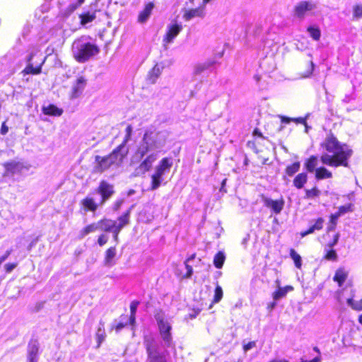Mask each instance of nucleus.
I'll return each mask as SVG.
<instances>
[{"instance_id": "35", "label": "nucleus", "mask_w": 362, "mask_h": 362, "mask_svg": "<svg viewBox=\"0 0 362 362\" xmlns=\"http://www.w3.org/2000/svg\"><path fill=\"white\" fill-rule=\"evenodd\" d=\"M132 208L127 211L122 216H119L117 219V223L124 228L125 226L128 225L129 223V216L131 213Z\"/></svg>"}, {"instance_id": "40", "label": "nucleus", "mask_w": 362, "mask_h": 362, "mask_svg": "<svg viewBox=\"0 0 362 362\" xmlns=\"http://www.w3.org/2000/svg\"><path fill=\"white\" fill-rule=\"evenodd\" d=\"M340 216L339 214H337L336 213L334 214H332L330 216V224L327 228L328 231H332L335 230L337 220Z\"/></svg>"}, {"instance_id": "36", "label": "nucleus", "mask_w": 362, "mask_h": 362, "mask_svg": "<svg viewBox=\"0 0 362 362\" xmlns=\"http://www.w3.org/2000/svg\"><path fill=\"white\" fill-rule=\"evenodd\" d=\"M300 167V162H295L291 165L287 166L286 168V173L288 176H293L296 173H297Z\"/></svg>"}, {"instance_id": "37", "label": "nucleus", "mask_w": 362, "mask_h": 362, "mask_svg": "<svg viewBox=\"0 0 362 362\" xmlns=\"http://www.w3.org/2000/svg\"><path fill=\"white\" fill-rule=\"evenodd\" d=\"M290 256L293 260L295 265L297 268L300 269L302 265L301 257L298 255L295 250H290Z\"/></svg>"}, {"instance_id": "60", "label": "nucleus", "mask_w": 362, "mask_h": 362, "mask_svg": "<svg viewBox=\"0 0 362 362\" xmlns=\"http://www.w3.org/2000/svg\"><path fill=\"white\" fill-rule=\"evenodd\" d=\"M276 306V303L275 302H273V303H271L268 305V309H269L270 310H273Z\"/></svg>"}, {"instance_id": "28", "label": "nucleus", "mask_w": 362, "mask_h": 362, "mask_svg": "<svg viewBox=\"0 0 362 362\" xmlns=\"http://www.w3.org/2000/svg\"><path fill=\"white\" fill-rule=\"evenodd\" d=\"M38 347L36 344H30L28 349V362H37Z\"/></svg>"}, {"instance_id": "21", "label": "nucleus", "mask_w": 362, "mask_h": 362, "mask_svg": "<svg viewBox=\"0 0 362 362\" xmlns=\"http://www.w3.org/2000/svg\"><path fill=\"white\" fill-rule=\"evenodd\" d=\"M99 230L110 232L115 226V221L104 218L98 221Z\"/></svg>"}, {"instance_id": "3", "label": "nucleus", "mask_w": 362, "mask_h": 362, "mask_svg": "<svg viewBox=\"0 0 362 362\" xmlns=\"http://www.w3.org/2000/svg\"><path fill=\"white\" fill-rule=\"evenodd\" d=\"M127 153V149L124 147V145L120 144L107 156H96L95 157L96 164L94 166V172L101 173L109 169L112 165H119Z\"/></svg>"}, {"instance_id": "8", "label": "nucleus", "mask_w": 362, "mask_h": 362, "mask_svg": "<svg viewBox=\"0 0 362 362\" xmlns=\"http://www.w3.org/2000/svg\"><path fill=\"white\" fill-rule=\"evenodd\" d=\"M156 320L158 325L160 334L164 342V346L171 347L173 346V339L170 334L171 326L170 323L160 316L156 317Z\"/></svg>"}, {"instance_id": "24", "label": "nucleus", "mask_w": 362, "mask_h": 362, "mask_svg": "<svg viewBox=\"0 0 362 362\" xmlns=\"http://www.w3.org/2000/svg\"><path fill=\"white\" fill-rule=\"evenodd\" d=\"M308 180V175L305 173L298 174L293 180V185L298 188L301 189Z\"/></svg>"}, {"instance_id": "7", "label": "nucleus", "mask_w": 362, "mask_h": 362, "mask_svg": "<svg viewBox=\"0 0 362 362\" xmlns=\"http://www.w3.org/2000/svg\"><path fill=\"white\" fill-rule=\"evenodd\" d=\"M317 9V4L313 0L300 1L293 7V15L299 21L314 15Z\"/></svg>"}, {"instance_id": "10", "label": "nucleus", "mask_w": 362, "mask_h": 362, "mask_svg": "<svg viewBox=\"0 0 362 362\" xmlns=\"http://www.w3.org/2000/svg\"><path fill=\"white\" fill-rule=\"evenodd\" d=\"M101 196L100 204H104L115 193L114 186L107 181L103 180L100 182L95 190Z\"/></svg>"}, {"instance_id": "47", "label": "nucleus", "mask_w": 362, "mask_h": 362, "mask_svg": "<svg viewBox=\"0 0 362 362\" xmlns=\"http://www.w3.org/2000/svg\"><path fill=\"white\" fill-rule=\"evenodd\" d=\"M23 72H25L27 74H38L41 72V68L40 67L35 68L33 66V65L29 64L25 67Z\"/></svg>"}, {"instance_id": "23", "label": "nucleus", "mask_w": 362, "mask_h": 362, "mask_svg": "<svg viewBox=\"0 0 362 362\" xmlns=\"http://www.w3.org/2000/svg\"><path fill=\"white\" fill-rule=\"evenodd\" d=\"M83 206L91 211H96L98 204L92 197H87L81 201Z\"/></svg>"}, {"instance_id": "54", "label": "nucleus", "mask_w": 362, "mask_h": 362, "mask_svg": "<svg viewBox=\"0 0 362 362\" xmlns=\"http://www.w3.org/2000/svg\"><path fill=\"white\" fill-rule=\"evenodd\" d=\"M17 266V264L13 263V264H6L5 265V269L6 272H11Z\"/></svg>"}, {"instance_id": "29", "label": "nucleus", "mask_w": 362, "mask_h": 362, "mask_svg": "<svg viewBox=\"0 0 362 362\" xmlns=\"http://www.w3.org/2000/svg\"><path fill=\"white\" fill-rule=\"evenodd\" d=\"M154 5L153 3H148L145 6L144 10L140 13L139 18L141 22L147 21L148 16H150Z\"/></svg>"}, {"instance_id": "52", "label": "nucleus", "mask_w": 362, "mask_h": 362, "mask_svg": "<svg viewBox=\"0 0 362 362\" xmlns=\"http://www.w3.org/2000/svg\"><path fill=\"white\" fill-rule=\"evenodd\" d=\"M124 202V200L123 199H119V200H117L114 204H113V206H112V209L114 211H117L119 210V209L121 207L122 204H123Z\"/></svg>"}, {"instance_id": "2", "label": "nucleus", "mask_w": 362, "mask_h": 362, "mask_svg": "<svg viewBox=\"0 0 362 362\" xmlns=\"http://www.w3.org/2000/svg\"><path fill=\"white\" fill-rule=\"evenodd\" d=\"M321 146L332 153H324L321 156L320 160L323 164L331 167H348V160L352 155V150L346 144H341L332 134H329L321 144Z\"/></svg>"}, {"instance_id": "1", "label": "nucleus", "mask_w": 362, "mask_h": 362, "mask_svg": "<svg viewBox=\"0 0 362 362\" xmlns=\"http://www.w3.org/2000/svg\"><path fill=\"white\" fill-rule=\"evenodd\" d=\"M168 134L167 131L146 132L144 134L132 158V163H137L144 158L136 169L137 175L144 174L150 170L153 163L158 159V150L165 146Z\"/></svg>"}, {"instance_id": "41", "label": "nucleus", "mask_w": 362, "mask_h": 362, "mask_svg": "<svg viewBox=\"0 0 362 362\" xmlns=\"http://www.w3.org/2000/svg\"><path fill=\"white\" fill-rule=\"evenodd\" d=\"M320 194V191L317 189L316 187H314L311 189H306L305 190V197L306 199H312L314 197H317Z\"/></svg>"}, {"instance_id": "13", "label": "nucleus", "mask_w": 362, "mask_h": 362, "mask_svg": "<svg viewBox=\"0 0 362 362\" xmlns=\"http://www.w3.org/2000/svg\"><path fill=\"white\" fill-rule=\"evenodd\" d=\"M264 205L271 209L276 214H280L284 206V200L281 198L279 200H274L270 198L264 199Z\"/></svg>"}, {"instance_id": "22", "label": "nucleus", "mask_w": 362, "mask_h": 362, "mask_svg": "<svg viewBox=\"0 0 362 362\" xmlns=\"http://www.w3.org/2000/svg\"><path fill=\"white\" fill-rule=\"evenodd\" d=\"M116 256V249L114 247L109 248L105 252V264L106 266H112L115 262L113 259Z\"/></svg>"}, {"instance_id": "53", "label": "nucleus", "mask_w": 362, "mask_h": 362, "mask_svg": "<svg viewBox=\"0 0 362 362\" xmlns=\"http://www.w3.org/2000/svg\"><path fill=\"white\" fill-rule=\"evenodd\" d=\"M339 233H337L334 237V240L332 241V243H329L327 245V246L331 249L339 241Z\"/></svg>"}, {"instance_id": "62", "label": "nucleus", "mask_w": 362, "mask_h": 362, "mask_svg": "<svg viewBox=\"0 0 362 362\" xmlns=\"http://www.w3.org/2000/svg\"><path fill=\"white\" fill-rule=\"evenodd\" d=\"M110 232H112L113 234H119V231L117 230H115V228H112V230Z\"/></svg>"}, {"instance_id": "64", "label": "nucleus", "mask_w": 362, "mask_h": 362, "mask_svg": "<svg viewBox=\"0 0 362 362\" xmlns=\"http://www.w3.org/2000/svg\"><path fill=\"white\" fill-rule=\"evenodd\" d=\"M310 362H319V358H313V360L310 361Z\"/></svg>"}, {"instance_id": "45", "label": "nucleus", "mask_w": 362, "mask_h": 362, "mask_svg": "<svg viewBox=\"0 0 362 362\" xmlns=\"http://www.w3.org/2000/svg\"><path fill=\"white\" fill-rule=\"evenodd\" d=\"M287 293L286 288H279V290L274 293L273 298L275 300H278L284 297Z\"/></svg>"}, {"instance_id": "30", "label": "nucleus", "mask_w": 362, "mask_h": 362, "mask_svg": "<svg viewBox=\"0 0 362 362\" xmlns=\"http://www.w3.org/2000/svg\"><path fill=\"white\" fill-rule=\"evenodd\" d=\"M307 31L308 32L310 36L315 40H318L321 36L320 30L316 25H312L308 27Z\"/></svg>"}, {"instance_id": "46", "label": "nucleus", "mask_w": 362, "mask_h": 362, "mask_svg": "<svg viewBox=\"0 0 362 362\" xmlns=\"http://www.w3.org/2000/svg\"><path fill=\"white\" fill-rule=\"evenodd\" d=\"M223 298V290L219 285H217L215 288V294L214 298V303H218Z\"/></svg>"}, {"instance_id": "51", "label": "nucleus", "mask_w": 362, "mask_h": 362, "mask_svg": "<svg viewBox=\"0 0 362 362\" xmlns=\"http://www.w3.org/2000/svg\"><path fill=\"white\" fill-rule=\"evenodd\" d=\"M256 346V342L255 341H250L248 342L247 344H245L243 346V349L244 351L246 352L250 349H252V348H254L255 346Z\"/></svg>"}, {"instance_id": "5", "label": "nucleus", "mask_w": 362, "mask_h": 362, "mask_svg": "<svg viewBox=\"0 0 362 362\" xmlns=\"http://www.w3.org/2000/svg\"><path fill=\"white\" fill-rule=\"evenodd\" d=\"M172 165L173 160L169 158H164L159 162L155 168V173L151 175V190H156L161 185L163 176L170 172Z\"/></svg>"}, {"instance_id": "58", "label": "nucleus", "mask_w": 362, "mask_h": 362, "mask_svg": "<svg viewBox=\"0 0 362 362\" xmlns=\"http://www.w3.org/2000/svg\"><path fill=\"white\" fill-rule=\"evenodd\" d=\"M186 267H187V277H190L192 274V272H193V269H192V267L189 266V265H186Z\"/></svg>"}, {"instance_id": "38", "label": "nucleus", "mask_w": 362, "mask_h": 362, "mask_svg": "<svg viewBox=\"0 0 362 362\" xmlns=\"http://www.w3.org/2000/svg\"><path fill=\"white\" fill-rule=\"evenodd\" d=\"M83 4V3H80V0H78L77 2L69 4L64 11H63V15L65 16H69Z\"/></svg>"}, {"instance_id": "20", "label": "nucleus", "mask_w": 362, "mask_h": 362, "mask_svg": "<svg viewBox=\"0 0 362 362\" xmlns=\"http://www.w3.org/2000/svg\"><path fill=\"white\" fill-rule=\"evenodd\" d=\"M348 276V272L343 268H339L335 272L334 281H337L339 286H341Z\"/></svg>"}, {"instance_id": "56", "label": "nucleus", "mask_w": 362, "mask_h": 362, "mask_svg": "<svg viewBox=\"0 0 362 362\" xmlns=\"http://www.w3.org/2000/svg\"><path fill=\"white\" fill-rule=\"evenodd\" d=\"M8 131V127L5 124V122H4L1 125V134L3 135H5Z\"/></svg>"}, {"instance_id": "26", "label": "nucleus", "mask_w": 362, "mask_h": 362, "mask_svg": "<svg viewBox=\"0 0 362 362\" xmlns=\"http://www.w3.org/2000/svg\"><path fill=\"white\" fill-rule=\"evenodd\" d=\"M99 230L98 221L87 226L80 231V238H83L86 235L90 233L95 232Z\"/></svg>"}, {"instance_id": "6", "label": "nucleus", "mask_w": 362, "mask_h": 362, "mask_svg": "<svg viewBox=\"0 0 362 362\" xmlns=\"http://www.w3.org/2000/svg\"><path fill=\"white\" fill-rule=\"evenodd\" d=\"M144 346L147 352V362H167L165 353L160 351L158 342L151 337H145Z\"/></svg>"}, {"instance_id": "63", "label": "nucleus", "mask_w": 362, "mask_h": 362, "mask_svg": "<svg viewBox=\"0 0 362 362\" xmlns=\"http://www.w3.org/2000/svg\"><path fill=\"white\" fill-rule=\"evenodd\" d=\"M118 235L119 234H113V238H114V240L117 242L118 240Z\"/></svg>"}, {"instance_id": "16", "label": "nucleus", "mask_w": 362, "mask_h": 362, "mask_svg": "<svg viewBox=\"0 0 362 362\" xmlns=\"http://www.w3.org/2000/svg\"><path fill=\"white\" fill-rule=\"evenodd\" d=\"M324 223V219L322 218H318L314 224L311 225L310 228L305 231L300 233L301 237H305L309 234L313 233L315 230H320L322 228Z\"/></svg>"}, {"instance_id": "18", "label": "nucleus", "mask_w": 362, "mask_h": 362, "mask_svg": "<svg viewBox=\"0 0 362 362\" xmlns=\"http://www.w3.org/2000/svg\"><path fill=\"white\" fill-rule=\"evenodd\" d=\"M42 112L47 115L60 116L62 114L63 110L54 105H49L48 106L42 107Z\"/></svg>"}, {"instance_id": "4", "label": "nucleus", "mask_w": 362, "mask_h": 362, "mask_svg": "<svg viewBox=\"0 0 362 362\" xmlns=\"http://www.w3.org/2000/svg\"><path fill=\"white\" fill-rule=\"evenodd\" d=\"M100 52V48L92 43L84 42L81 40H75L72 45V53L74 59L80 63L87 62Z\"/></svg>"}, {"instance_id": "32", "label": "nucleus", "mask_w": 362, "mask_h": 362, "mask_svg": "<svg viewBox=\"0 0 362 362\" xmlns=\"http://www.w3.org/2000/svg\"><path fill=\"white\" fill-rule=\"evenodd\" d=\"M226 259V256L223 252H218L214 258V266L218 268L221 269Z\"/></svg>"}, {"instance_id": "61", "label": "nucleus", "mask_w": 362, "mask_h": 362, "mask_svg": "<svg viewBox=\"0 0 362 362\" xmlns=\"http://www.w3.org/2000/svg\"><path fill=\"white\" fill-rule=\"evenodd\" d=\"M310 65H311L310 70L308 71V74L305 76H309L312 74V72L313 71L314 64L312 62H310Z\"/></svg>"}, {"instance_id": "48", "label": "nucleus", "mask_w": 362, "mask_h": 362, "mask_svg": "<svg viewBox=\"0 0 362 362\" xmlns=\"http://www.w3.org/2000/svg\"><path fill=\"white\" fill-rule=\"evenodd\" d=\"M326 255L325 259L327 260L336 261L337 259V254L335 250H326Z\"/></svg>"}, {"instance_id": "59", "label": "nucleus", "mask_w": 362, "mask_h": 362, "mask_svg": "<svg viewBox=\"0 0 362 362\" xmlns=\"http://www.w3.org/2000/svg\"><path fill=\"white\" fill-rule=\"evenodd\" d=\"M115 230H117L120 232V230L123 228L121 226H119L117 221H115L114 228Z\"/></svg>"}, {"instance_id": "33", "label": "nucleus", "mask_w": 362, "mask_h": 362, "mask_svg": "<svg viewBox=\"0 0 362 362\" xmlns=\"http://www.w3.org/2000/svg\"><path fill=\"white\" fill-rule=\"evenodd\" d=\"M106 337L105 328H104V323L102 322H100L99 327L98 329V331L96 332V338L98 343V346L100 345V344L105 340V338Z\"/></svg>"}, {"instance_id": "25", "label": "nucleus", "mask_w": 362, "mask_h": 362, "mask_svg": "<svg viewBox=\"0 0 362 362\" xmlns=\"http://www.w3.org/2000/svg\"><path fill=\"white\" fill-rule=\"evenodd\" d=\"M263 50L266 53L267 55H269L272 57L274 55L275 52L277 51V46L275 43H274L273 40L269 41L267 40L264 42V45L263 47Z\"/></svg>"}, {"instance_id": "31", "label": "nucleus", "mask_w": 362, "mask_h": 362, "mask_svg": "<svg viewBox=\"0 0 362 362\" xmlns=\"http://www.w3.org/2000/svg\"><path fill=\"white\" fill-rule=\"evenodd\" d=\"M317 165V156H312L305 163V168L308 172L313 173L316 169V166Z\"/></svg>"}, {"instance_id": "43", "label": "nucleus", "mask_w": 362, "mask_h": 362, "mask_svg": "<svg viewBox=\"0 0 362 362\" xmlns=\"http://www.w3.org/2000/svg\"><path fill=\"white\" fill-rule=\"evenodd\" d=\"M347 303L354 310H362V299L359 301H354L352 298H349L347 300Z\"/></svg>"}, {"instance_id": "44", "label": "nucleus", "mask_w": 362, "mask_h": 362, "mask_svg": "<svg viewBox=\"0 0 362 362\" xmlns=\"http://www.w3.org/2000/svg\"><path fill=\"white\" fill-rule=\"evenodd\" d=\"M353 211V205L351 204H349L344 206H341L339 208V211L336 213L339 214V216H341L348 212Z\"/></svg>"}, {"instance_id": "17", "label": "nucleus", "mask_w": 362, "mask_h": 362, "mask_svg": "<svg viewBox=\"0 0 362 362\" xmlns=\"http://www.w3.org/2000/svg\"><path fill=\"white\" fill-rule=\"evenodd\" d=\"M163 69V66L156 64L151 71L148 73V80L151 83H155L158 78L161 74Z\"/></svg>"}, {"instance_id": "27", "label": "nucleus", "mask_w": 362, "mask_h": 362, "mask_svg": "<svg viewBox=\"0 0 362 362\" xmlns=\"http://www.w3.org/2000/svg\"><path fill=\"white\" fill-rule=\"evenodd\" d=\"M332 177V173L324 167H321L315 170V177L317 180L331 178Z\"/></svg>"}, {"instance_id": "15", "label": "nucleus", "mask_w": 362, "mask_h": 362, "mask_svg": "<svg viewBox=\"0 0 362 362\" xmlns=\"http://www.w3.org/2000/svg\"><path fill=\"white\" fill-rule=\"evenodd\" d=\"M204 15V9L202 8H197L185 11L183 15V18L186 21H189L194 19L196 17H202Z\"/></svg>"}, {"instance_id": "11", "label": "nucleus", "mask_w": 362, "mask_h": 362, "mask_svg": "<svg viewBox=\"0 0 362 362\" xmlns=\"http://www.w3.org/2000/svg\"><path fill=\"white\" fill-rule=\"evenodd\" d=\"M182 30L181 24H169L166 29V33L163 39L165 46L166 44L173 42V40L177 36Z\"/></svg>"}, {"instance_id": "12", "label": "nucleus", "mask_w": 362, "mask_h": 362, "mask_svg": "<svg viewBox=\"0 0 362 362\" xmlns=\"http://www.w3.org/2000/svg\"><path fill=\"white\" fill-rule=\"evenodd\" d=\"M216 62L213 59H208L203 62L196 64L193 68V76H198L210 70L215 64Z\"/></svg>"}, {"instance_id": "19", "label": "nucleus", "mask_w": 362, "mask_h": 362, "mask_svg": "<svg viewBox=\"0 0 362 362\" xmlns=\"http://www.w3.org/2000/svg\"><path fill=\"white\" fill-rule=\"evenodd\" d=\"M100 11H86L80 15L81 22L80 23H90L96 19V14L100 13Z\"/></svg>"}, {"instance_id": "39", "label": "nucleus", "mask_w": 362, "mask_h": 362, "mask_svg": "<svg viewBox=\"0 0 362 362\" xmlns=\"http://www.w3.org/2000/svg\"><path fill=\"white\" fill-rule=\"evenodd\" d=\"M353 16L355 20L362 18V4H356L353 8Z\"/></svg>"}, {"instance_id": "9", "label": "nucleus", "mask_w": 362, "mask_h": 362, "mask_svg": "<svg viewBox=\"0 0 362 362\" xmlns=\"http://www.w3.org/2000/svg\"><path fill=\"white\" fill-rule=\"evenodd\" d=\"M4 168V177H12L15 175H21L24 170H28L29 166L21 162L11 160L3 164Z\"/></svg>"}, {"instance_id": "14", "label": "nucleus", "mask_w": 362, "mask_h": 362, "mask_svg": "<svg viewBox=\"0 0 362 362\" xmlns=\"http://www.w3.org/2000/svg\"><path fill=\"white\" fill-rule=\"evenodd\" d=\"M86 86V79L83 76H80L77 78L76 83L73 85L71 98H76L79 97L83 93Z\"/></svg>"}, {"instance_id": "49", "label": "nucleus", "mask_w": 362, "mask_h": 362, "mask_svg": "<svg viewBox=\"0 0 362 362\" xmlns=\"http://www.w3.org/2000/svg\"><path fill=\"white\" fill-rule=\"evenodd\" d=\"M125 131H126V136H125L124 140L122 144H124V147L126 148L125 144L128 141V140L129 139V138L131 136V134L132 132V127L130 125H128Z\"/></svg>"}, {"instance_id": "34", "label": "nucleus", "mask_w": 362, "mask_h": 362, "mask_svg": "<svg viewBox=\"0 0 362 362\" xmlns=\"http://www.w3.org/2000/svg\"><path fill=\"white\" fill-rule=\"evenodd\" d=\"M139 302L138 301H133L131 303V305H130V313H131V315H130V317H129V324L131 325H134L135 324V322H136V310H137V307H138V305H139Z\"/></svg>"}, {"instance_id": "50", "label": "nucleus", "mask_w": 362, "mask_h": 362, "mask_svg": "<svg viewBox=\"0 0 362 362\" xmlns=\"http://www.w3.org/2000/svg\"><path fill=\"white\" fill-rule=\"evenodd\" d=\"M107 235L103 234L99 236L98 243L100 246H103L107 242Z\"/></svg>"}, {"instance_id": "57", "label": "nucleus", "mask_w": 362, "mask_h": 362, "mask_svg": "<svg viewBox=\"0 0 362 362\" xmlns=\"http://www.w3.org/2000/svg\"><path fill=\"white\" fill-rule=\"evenodd\" d=\"M11 250H7L4 255L0 257V262L2 263L8 258V257L11 255Z\"/></svg>"}, {"instance_id": "42", "label": "nucleus", "mask_w": 362, "mask_h": 362, "mask_svg": "<svg viewBox=\"0 0 362 362\" xmlns=\"http://www.w3.org/2000/svg\"><path fill=\"white\" fill-rule=\"evenodd\" d=\"M291 121H295L296 123H300V124H305V128H306V132L308 131V126L306 124L305 119V118H303V117H298V118H296V119H291V118H288V117H281V122H282L288 123Z\"/></svg>"}, {"instance_id": "55", "label": "nucleus", "mask_w": 362, "mask_h": 362, "mask_svg": "<svg viewBox=\"0 0 362 362\" xmlns=\"http://www.w3.org/2000/svg\"><path fill=\"white\" fill-rule=\"evenodd\" d=\"M127 325V322H119L115 326V329L117 332H119L122 329H123L126 325Z\"/></svg>"}]
</instances>
